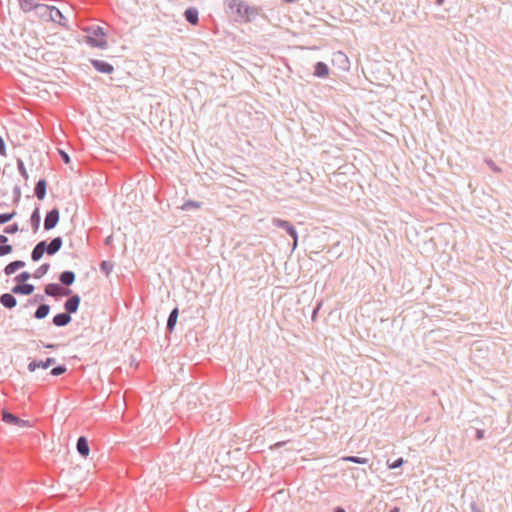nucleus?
<instances>
[{
	"label": "nucleus",
	"mask_w": 512,
	"mask_h": 512,
	"mask_svg": "<svg viewBox=\"0 0 512 512\" xmlns=\"http://www.w3.org/2000/svg\"><path fill=\"white\" fill-rule=\"evenodd\" d=\"M21 199V188L18 185H15L13 188V203L18 205Z\"/></svg>",
	"instance_id": "4c0bfd02"
},
{
	"label": "nucleus",
	"mask_w": 512,
	"mask_h": 512,
	"mask_svg": "<svg viewBox=\"0 0 512 512\" xmlns=\"http://www.w3.org/2000/svg\"><path fill=\"white\" fill-rule=\"evenodd\" d=\"M44 293L46 296L58 299L61 296L70 295L72 290L69 288H63L59 283H49L45 286Z\"/></svg>",
	"instance_id": "20e7f679"
},
{
	"label": "nucleus",
	"mask_w": 512,
	"mask_h": 512,
	"mask_svg": "<svg viewBox=\"0 0 512 512\" xmlns=\"http://www.w3.org/2000/svg\"><path fill=\"white\" fill-rule=\"evenodd\" d=\"M329 67L323 61H318L314 64L313 75L317 78H325L329 75Z\"/></svg>",
	"instance_id": "4be33fe9"
},
{
	"label": "nucleus",
	"mask_w": 512,
	"mask_h": 512,
	"mask_svg": "<svg viewBox=\"0 0 512 512\" xmlns=\"http://www.w3.org/2000/svg\"><path fill=\"white\" fill-rule=\"evenodd\" d=\"M199 207H200V203L197 202V201H194V200H187L182 205V209L183 210H191V209H196V208H199Z\"/></svg>",
	"instance_id": "c9c22d12"
},
{
	"label": "nucleus",
	"mask_w": 512,
	"mask_h": 512,
	"mask_svg": "<svg viewBox=\"0 0 512 512\" xmlns=\"http://www.w3.org/2000/svg\"><path fill=\"white\" fill-rule=\"evenodd\" d=\"M60 220V211L57 207H53L49 211H47L44 217V230L50 231L54 229Z\"/></svg>",
	"instance_id": "423d86ee"
},
{
	"label": "nucleus",
	"mask_w": 512,
	"mask_h": 512,
	"mask_svg": "<svg viewBox=\"0 0 512 512\" xmlns=\"http://www.w3.org/2000/svg\"><path fill=\"white\" fill-rule=\"evenodd\" d=\"M90 64L97 72L102 74H112L115 70L111 63L100 59H90Z\"/></svg>",
	"instance_id": "1a4fd4ad"
},
{
	"label": "nucleus",
	"mask_w": 512,
	"mask_h": 512,
	"mask_svg": "<svg viewBox=\"0 0 512 512\" xmlns=\"http://www.w3.org/2000/svg\"><path fill=\"white\" fill-rule=\"evenodd\" d=\"M111 241H112V236L110 235V236L105 238L104 242H105L106 245H109L111 243Z\"/></svg>",
	"instance_id": "09e8293b"
},
{
	"label": "nucleus",
	"mask_w": 512,
	"mask_h": 512,
	"mask_svg": "<svg viewBox=\"0 0 512 512\" xmlns=\"http://www.w3.org/2000/svg\"><path fill=\"white\" fill-rule=\"evenodd\" d=\"M17 215L16 211L0 213V225H4L11 221Z\"/></svg>",
	"instance_id": "473e14b6"
},
{
	"label": "nucleus",
	"mask_w": 512,
	"mask_h": 512,
	"mask_svg": "<svg viewBox=\"0 0 512 512\" xmlns=\"http://www.w3.org/2000/svg\"><path fill=\"white\" fill-rule=\"evenodd\" d=\"M47 194V181L44 178H40L34 187V195L38 200H44Z\"/></svg>",
	"instance_id": "f3484780"
},
{
	"label": "nucleus",
	"mask_w": 512,
	"mask_h": 512,
	"mask_svg": "<svg viewBox=\"0 0 512 512\" xmlns=\"http://www.w3.org/2000/svg\"><path fill=\"white\" fill-rule=\"evenodd\" d=\"M30 223H31V227L33 229V232H37L40 228V223H41V214H40V209L39 207H36L32 213H31V216H30Z\"/></svg>",
	"instance_id": "393cba45"
},
{
	"label": "nucleus",
	"mask_w": 512,
	"mask_h": 512,
	"mask_svg": "<svg viewBox=\"0 0 512 512\" xmlns=\"http://www.w3.org/2000/svg\"><path fill=\"white\" fill-rule=\"evenodd\" d=\"M40 13H46L44 9H37Z\"/></svg>",
	"instance_id": "5fc2aeb1"
},
{
	"label": "nucleus",
	"mask_w": 512,
	"mask_h": 512,
	"mask_svg": "<svg viewBox=\"0 0 512 512\" xmlns=\"http://www.w3.org/2000/svg\"><path fill=\"white\" fill-rule=\"evenodd\" d=\"M76 449L79 455L83 458H87L90 453V447L88 439L85 436H80L77 439Z\"/></svg>",
	"instance_id": "2eb2a0df"
},
{
	"label": "nucleus",
	"mask_w": 512,
	"mask_h": 512,
	"mask_svg": "<svg viewBox=\"0 0 512 512\" xmlns=\"http://www.w3.org/2000/svg\"><path fill=\"white\" fill-rule=\"evenodd\" d=\"M321 307H322V301L317 302V303H316V305H315V307H314V308H313V310H312V313H311V319H312V321H316V319H317V315H318V313H319V311H320Z\"/></svg>",
	"instance_id": "ea45409f"
},
{
	"label": "nucleus",
	"mask_w": 512,
	"mask_h": 512,
	"mask_svg": "<svg viewBox=\"0 0 512 512\" xmlns=\"http://www.w3.org/2000/svg\"><path fill=\"white\" fill-rule=\"evenodd\" d=\"M470 507L471 512H483V510L475 502H472Z\"/></svg>",
	"instance_id": "a18cd8bd"
},
{
	"label": "nucleus",
	"mask_w": 512,
	"mask_h": 512,
	"mask_svg": "<svg viewBox=\"0 0 512 512\" xmlns=\"http://www.w3.org/2000/svg\"><path fill=\"white\" fill-rule=\"evenodd\" d=\"M75 280H76V274L72 270H64L59 275V281H60L59 284H61V286L65 285L67 287H70L71 285H73Z\"/></svg>",
	"instance_id": "a211bd4d"
},
{
	"label": "nucleus",
	"mask_w": 512,
	"mask_h": 512,
	"mask_svg": "<svg viewBox=\"0 0 512 512\" xmlns=\"http://www.w3.org/2000/svg\"><path fill=\"white\" fill-rule=\"evenodd\" d=\"M66 371H67V366L65 364H59V365L54 366L50 370V375L57 377V376L64 374Z\"/></svg>",
	"instance_id": "2f4dec72"
},
{
	"label": "nucleus",
	"mask_w": 512,
	"mask_h": 512,
	"mask_svg": "<svg viewBox=\"0 0 512 512\" xmlns=\"http://www.w3.org/2000/svg\"><path fill=\"white\" fill-rule=\"evenodd\" d=\"M19 231V225L18 223H12L4 228V233L6 234H15Z\"/></svg>",
	"instance_id": "58836bf2"
},
{
	"label": "nucleus",
	"mask_w": 512,
	"mask_h": 512,
	"mask_svg": "<svg viewBox=\"0 0 512 512\" xmlns=\"http://www.w3.org/2000/svg\"><path fill=\"white\" fill-rule=\"evenodd\" d=\"M45 348H48V349H52L55 347V344H52V343H48V344H45L44 345Z\"/></svg>",
	"instance_id": "603ef678"
},
{
	"label": "nucleus",
	"mask_w": 512,
	"mask_h": 512,
	"mask_svg": "<svg viewBox=\"0 0 512 512\" xmlns=\"http://www.w3.org/2000/svg\"><path fill=\"white\" fill-rule=\"evenodd\" d=\"M0 155L1 156L6 155V144L1 135H0Z\"/></svg>",
	"instance_id": "79ce46f5"
},
{
	"label": "nucleus",
	"mask_w": 512,
	"mask_h": 512,
	"mask_svg": "<svg viewBox=\"0 0 512 512\" xmlns=\"http://www.w3.org/2000/svg\"><path fill=\"white\" fill-rule=\"evenodd\" d=\"M51 307L49 304L41 303L33 314V317L37 320L46 318L50 313Z\"/></svg>",
	"instance_id": "b1692460"
},
{
	"label": "nucleus",
	"mask_w": 512,
	"mask_h": 512,
	"mask_svg": "<svg viewBox=\"0 0 512 512\" xmlns=\"http://www.w3.org/2000/svg\"><path fill=\"white\" fill-rule=\"evenodd\" d=\"M224 9L237 22L249 23L256 19L261 8L250 6L243 0H224Z\"/></svg>",
	"instance_id": "f257e3e1"
},
{
	"label": "nucleus",
	"mask_w": 512,
	"mask_h": 512,
	"mask_svg": "<svg viewBox=\"0 0 512 512\" xmlns=\"http://www.w3.org/2000/svg\"><path fill=\"white\" fill-rule=\"evenodd\" d=\"M50 269V264L49 263H43L41 264L36 270L35 272L32 274V276L35 278V279H40L42 278L44 275H46L48 273Z\"/></svg>",
	"instance_id": "cd10ccee"
},
{
	"label": "nucleus",
	"mask_w": 512,
	"mask_h": 512,
	"mask_svg": "<svg viewBox=\"0 0 512 512\" xmlns=\"http://www.w3.org/2000/svg\"><path fill=\"white\" fill-rule=\"evenodd\" d=\"M44 301V295L42 294H35L31 298L27 300V303L25 306H33L39 303V305Z\"/></svg>",
	"instance_id": "72a5a7b5"
},
{
	"label": "nucleus",
	"mask_w": 512,
	"mask_h": 512,
	"mask_svg": "<svg viewBox=\"0 0 512 512\" xmlns=\"http://www.w3.org/2000/svg\"><path fill=\"white\" fill-rule=\"evenodd\" d=\"M2 421L9 425H15L18 427H30V422L28 420H23L17 415L11 413L7 409L2 410Z\"/></svg>",
	"instance_id": "0eeeda50"
},
{
	"label": "nucleus",
	"mask_w": 512,
	"mask_h": 512,
	"mask_svg": "<svg viewBox=\"0 0 512 512\" xmlns=\"http://www.w3.org/2000/svg\"><path fill=\"white\" fill-rule=\"evenodd\" d=\"M185 20L191 25H197L199 22V11L196 7H188L183 14Z\"/></svg>",
	"instance_id": "6ab92c4d"
},
{
	"label": "nucleus",
	"mask_w": 512,
	"mask_h": 512,
	"mask_svg": "<svg viewBox=\"0 0 512 512\" xmlns=\"http://www.w3.org/2000/svg\"><path fill=\"white\" fill-rule=\"evenodd\" d=\"M114 268V264L111 261L103 260L99 264V269L101 273L105 276H109Z\"/></svg>",
	"instance_id": "bb28decb"
},
{
	"label": "nucleus",
	"mask_w": 512,
	"mask_h": 512,
	"mask_svg": "<svg viewBox=\"0 0 512 512\" xmlns=\"http://www.w3.org/2000/svg\"><path fill=\"white\" fill-rule=\"evenodd\" d=\"M71 321H72V317L66 311L57 313L56 315H54V317L52 319V323L56 327H65L68 324H70Z\"/></svg>",
	"instance_id": "dca6fc26"
},
{
	"label": "nucleus",
	"mask_w": 512,
	"mask_h": 512,
	"mask_svg": "<svg viewBox=\"0 0 512 512\" xmlns=\"http://www.w3.org/2000/svg\"><path fill=\"white\" fill-rule=\"evenodd\" d=\"M41 9H44L45 12H49L51 21L57 22L60 26L67 28V19L59 8L45 4L41 6Z\"/></svg>",
	"instance_id": "39448f33"
},
{
	"label": "nucleus",
	"mask_w": 512,
	"mask_h": 512,
	"mask_svg": "<svg viewBox=\"0 0 512 512\" xmlns=\"http://www.w3.org/2000/svg\"><path fill=\"white\" fill-rule=\"evenodd\" d=\"M55 358L48 357L45 360H32L28 364V370L34 372L38 368L47 369L55 363Z\"/></svg>",
	"instance_id": "f8f14e48"
},
{
	"label": "nucleus",
	"mask_w": 512,
	"mask_h": 512,
	"mask_svg": "<svg viewBox=\"0 0 512 512\" xmlns=\"http://www.w3.org/2000/svg\"><path fill=\"white\" fill-rule=\"evenodd\" d=\"M20 8L24 12H30L34 9H41L43 4L34 3V0H19Z\"/></svg>",
	"instance_id": "a878e982"
},
{
	"label": "nucleus",
	"mask_w": 512,
	"mask_h": 512,
	"mask_svg": "<svg viewBox=\"0 0 512 512\" xmlns=\"http://www.w3.org/2000/svg\"><path fill=\"white\" fill-rule=\"evenodd\" d=\"M63 245V238L61 236H57L51 239L49 243L46 242V254L49 256H53L58 253Z\"/></svg>",
	"instance_id": "ddd939ff"
},
{
	"label": "nucleus",
	"mask_w": 512,
	"mask_h": 512,
	"mask_svg": "<svg viewBox=\"0 0 512 512\" xmlns=\"http://www.w3.org/2000/svg\"><path fill=\"white\" fill-rule=\"evenodd\" d=\"M272 225L286 231V233L293 240L292 250H295L298 246V241H299L298 232H297L295 226L288 220H284V219L276 218V217L272 219Z\"/></svg>",
	"instance_id": "7ed1b4c3"
},
{
	"label": "nucleus",
	"mask_w": 512,
	"mask_h": 512,
	"mask_svg": "<svg viewBox=\"0 0 512 512\" xmlns=\"http://www.w3.org/2000/svg\"><path fill=\"white\" fill-rule=\"evenodd\" d=\"M485 437V431L483 429L475 430V439L480 441Z\"/></svg>",
	"instance_id": "37998d69"
},
{
	"label": "nucleus",
	"mask_w": 512,
	"mask_h": 512,
	"mask_svg": "<svg viewBox=\"0 0 512 512\" xmlns=\"http://www.w3.org/2000/svg\"><path fill=\"white\" fill-rule=\"evenodd\" d=\"M486 163L494 172L501 171V169L492 160H486Z\"/></svg>",
	"instance_id": "c03bdc74"
},
{
	"label": "nucleus",
	"mask_w": 512,
	"mask_h": 512,
	"mask_svg": "<svg viewBox=\"0 0 512 512\" xmlns=\"http://www.w3.org/2000/svg\"><path fill=\"white\" fill-rule=\"evenodd\" d=\"M5 242H8V237L6 235L0 234V245L5 244Z\"/></svg>",
	"instance_id": "49530a36"
},
{
	"label": "nucleus",
	"mask_w": 512,
	"mask_h": 512,
	"mask_svg": "<svg viewBox=\"0 0 512 512\" xmlns=\"http://www.w3.org/2000/svg\"><path fill=\"white\" fill-rule=\"evenodd\" d=\"M333 512H346V510L342 506H336Z\"/></svg>",
	"instance_id": "de8ad7c7"
},
{
	"label": "nucleus",
	"mask_w": 512,
	"mask_h": 512,
	"mask_svg": "<svg viewBox=\"0 0 512 512\" xmlns=\"http://www.w3.org/2000/svg\"><path fill=\"white\" fill-rule=\"evenodd\" d=\"M0 303L6 309H13L17 305V299L12 292L11 293H3L0 295Z\"/></svg>",
	"instance_id": "aec40b11"
},
{
	"label": "nucleus",
	"mask_w": 512,
	"mask_h": 512,
	"mask_svg": "<svg viewBox=\"0 0 512 512\" xmlns=\"http://www.w3.org/2000/svg\"><path fill=\"white\" fill-rule=\"evenodd\" d=\"M445 0H435V4L437 6H442L444 4Z\"/></svg>",
	"instance_id": "3c124183"
},
{
	"label": "nucleus",
	"mask_w": 512,
	"mask_h": 512,
	"mask_svg": "<svg viewBox=\"0 0 512 512\" xmlns=\"http://www.w3.org/2000/svg\"><path fill=\"white\" fill-rule=\"evenodd\" d=\"M16 166H17V170L19 172V174L25 179V180H28L29 178V175H28V172L26 170V167H25V164H24V161L21 159V158H17L16 160Z\"/></svg>",
	"instance_id": "c756f323"
},
{
	"label": "nucleus",
	"mask_w": 512,
	"mask_h": 512,
	"mask_svg": "<svg viewBox=\"0 0 512 512\" xmlns=\"http://www.w3.org/2000/svg\"><path fill=\"white\" fill-rule=\"evenodd\" d=\"M285 3H294L296 0H283Z\"/></svg>",
	"instance_id": "864d4df0"
},
{
	"label": "nucleus",
	"mask_w": 512,
	"mask_h": 512,
	"mask_svg": "<svg viewBox=\"0 0 512 512\" xmlns=\"http://www.w3.org/2000/svg\"><path fill=\"white\" fill-rule=\"evenodd\" d=\"M406 461L402 458V457H399L393 461L391 460H387V467L389 469H398L400 468Z\"/></svg>",
	"instance_id": "f704fd0d"
},
{
	"label": "nucleus",
	"mask_w": 512,
	"mask_h": 512,
	"mask_svg": "<svg viewBox=\"0 0 512 512\" xmlns=\"http://www.w3.org/2000/svg\"><path fill=\"white\" fill-rule=\"evenodd\" d=\"M26 263L23 260H15L10 263H8L4 269L3 272L6 276H10L14 274L19 269L25 267Z\"/></svg>",
	"instance_id": "5701e85b"
},
{
	"label": "nucleus",
	"mask_w": 512,
	"mask_h": 512,
	"mask_svg": "<svg viewBox=\"0 0 512 512\" xmlns=\"http://www.w3.org/2000/svg\"><path fill=\"white\" fill-rule=\"evenodd\" d=\"M32 277L28 271H22L14 277L16 284L27 283L26 281Z\"/></svg>",
	"instance_id": "7c9ffc66"
},
{
	"label": "nucleus",
	"mask_w": 512,
	"mask_h": 512,
	"mask_svg": "<svg viewBox=\"0 0 512 512\" xmlns=\"http://www.w3.org/2000/svg\"><path fill=\"white\" fill-rule=\"evenodd\" d=\"M86 35L83 41L93 47L99 49H106L108 47L107 34L104 28L100 25H90L83 29Z\"/></svg>",
	"instance_id": "f03ea898"
},
{
	"label": "nucleus",
	"mask_w": 512,
	"mask_h": 512,
	"mask_svg": "<svg viewBox=\"0 0 512 512\" xmlns=\"http://www.w3.org/2000/svg\"><path fill=\"white\" fill-rule=\"evenodd\" d=\"M342 461L351 462L355 464L365 465L369 462L368 458L359 456H344L341 458Z\"/></svg>",
	"instance_id": "c85d7f7f"
},
{
	"label": "nucleus",
	"mask_w": 512,
	"mask_h": 512,
	"mask_svg": "<svg viewBox=\"0 0 512 512\" xmlns=\"http://www.w3.org/2000/svg\"><path fill=\"white\" fill-rule=\"evenodd\" d=\"M13 247L12 245L8 244V242H5V244L0 245V257L6 256L10 253H12Z\"/></svg>",
	"instance_id": "e433bc0d"
},
{
	"label": "nucleus",
	"mask_w": 512,
	"mask_h": 512,
	"mask_svg": "<svg viewBox=\"0 0 512 512\" xmlns=\"http://www.w3.org/2000/svg\"><path fill=\"white\" fill-rule=\"evenodd\" d=\"M179 316V309L178 307L173 308L167 318V324H166V330L168 333H173L175 326L177 324Z\"/></svg>",
	"instance_id": "412c9836"
},
{
	"label": "nucleus",
	"mask_w": 512,
	"mask_h": 512,
	"mask_svg": "<svg viewBox=\"0 0 512 512\" xmlns=\"http://www.w3.org/2000/svg\"><path fill=\"white\" fill-rule=\"evenodd\" d=\"M46 241H39L31 251V259L33 262H38L41 260L43 255L46 253Z\"/></svg>",
	"instance_id": "4468645a"
},
{
	"label": "nucleus",
	"mask_w": 512,
	"mask_h": 512,
	"mask_svg": "<svg viewBox=\"0 0 512 512\" xmlns=\"http://www.w3.org/2000/svg\"><path fill=\"white\" fill-rule=\"evenodd\" d=\"M389 512H400V508L397 506L392 507Z\"/></svg>",
	"instance_id": "8fccbe9b"
},
{
	"label": "nucleus",
	"mask_w": 512,
	"mask_h": 512,
	"mask_svg": "<svg viewBox=\"0 0 512 512\" xmlns=\"http://www.w3.org/2000/svg\"><path fill=\"white\" fill-rule=\"evenodd\" d=\"M69 296L70 297L64 302L63 307L68 314L72 315L78 311L81 303V297L76 293H71Z\"/></svg>",
	"instance_id": "6e6552de"
},
{
	"label": "nucleus",
	"mask_w": 512,
	"mask_h": 512,
	"mask_svg": "<svg viewBox=\"0 0 512 512\" xmlns=\"http://www.w3.org/2000/svg\"><path fill=\"white\" fill-rule=\"evenodd\" d=\"M35 290V286L31 283H20L15 284L11 288V292L16 295L29 296L32 295Z\"/></svg>",
	"instance_id": "9b49d317"
},
{
	"label": "nucleus",
	"mask_w": 512,
	"mask_h": 512,
	"mask_svg": "<svg viewBox=\"0 0 512 512\" xmlns=\"http://www.w3.org/2000/svg\"><path fill=\"white\" fill-rule=\"evenodd\" d=\"M332 62L343 71H348L350 69L349 58L341 51H337L333 54Z\"/></svg>",
	"instance_id": "9d476101"
},
{
	"label": "nucleus",
	"mask_w": 512,
	"mask_h": 512,
	"mask_svg": "<svg viewBox=\"0 0 512 512\" xmlns=\"http://www.w3.org/2000/svg\"><path fill=\"white\" fill-rule=\"evenodd\" d=\"M60 157L65 164H69L71 161V158L68 155V153L63 150L60 151Z\"/></svg>",
	"instance_id": "a19ab883"
}]
</instances>
